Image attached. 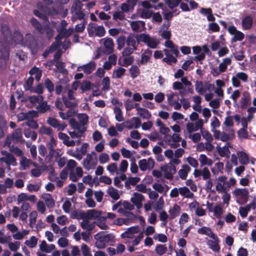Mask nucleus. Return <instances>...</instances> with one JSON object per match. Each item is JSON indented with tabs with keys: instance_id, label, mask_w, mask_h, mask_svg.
<instances>
[{
	"instance_id": "nucleus-1",
	"label": "nucleus",
	"mask_w": 256,
	"mask_h": 256,
	"mask_svg": "<svg viewBox=\"0 0 256 256\" xmlns=\"http://www.w3.org/2000/svg\"><path fill=\"white\" fill-rule=\"evenodd\" d=\"M96 240L95 246L98 249L106 248V244L114 242V236L112 234H107L106 232L101 231L94 235Z\"/></svg>"
},
{
	"instance_id": "nucleus-2",
	"label": "nucleus",
	"mask_w": 256,
	"mask_h": 256,
	"mask_svg": "<svg viewBox=\"0 0 256 256\" xmlns=\"http://www.w3.org/2000/svg\"><path fill=\"white\" fill-rule=\"evenodd\" d=\"M180 161H170V162L160 168L161 170L164 172V176L168 180H172L173 178V175L176 172V167L172 163L178 164Z\"/></svg>"
},
{
	"instance_id": "nucleus-3",
	"label": "nucleus",
	"mask_w": 256,
	"mask_h": 256,
	"mask_svg": "<svg viewBox=\"0 0 256 256\" xmlns=\"http://www.w3.org/2000/svg\"><path fill=\"white\" fill-rule=\"evenodd\" d=\"M24 44L27 46L31 53L36 54L38 51V44L34 38L30 34H26L23 42Z\"/></svg>"
},
{
	"instance_id": "nucleus-4",
	"label": "nucleus",
	"mask_w": 256,
	"mask_h": 256,
	"mask_svg": "<svg viewBox=\"0 0 256 256\" xmlns=\"http://www.w3.org/2000/svg\"><path fill=\"white\" fill-rule=\"evenodd\" d=\"M10 50L7 46H2L0 48V67L2 70L7 68V62L9 60Z\"/></svg>"
},
{
	"instance_id": "nucleus-5",
	"label": "nucleus",
	"mask_w": 256,
	"mask_h": 256,
	"mask_svg": "<svg viewBox=\"0 0 256 256\" xmlns=\"http://www.w3.org/2000/svg\"><path fill=\"white\" fill-rule=\"evenodd\" d=\"M88 146V143H83L80 148H76L75 152L73 154V156L78 160H80L83 156L86 154Z\"/></svg>"
},
{
	"instance_id": "nucleus-6",
	"label": "nucleus",
	"mask_w": 256,
	"mask_h": 256,
	"mask_svg": "<svg viewBox=\"0 0 256 256\" xmlns=\"http://www.w3.org/2000/svg\"><path fill=\"white\" fill-rule=\"evenodd\" d=\"M47 146L49 148V153L48 155L46 156L45 160H51V159L54 157L55 158V160H66L64 157L62 158H60V154H59L58 152H56L53 148L52 144L48 143Z\"/></svg>"
},
{
	"instance_id": "nucleus-7",
	"label": "nucleus",
	"mask_w": 256,
	"mask_h": 256,
	"mask_svg": "<svg viewBox=\"0 0 256 256\" xmlns=\"http://www.w3.org/2000/svg\"><path fill=\"white\" fill-rule=\"evenodd\" d=\"M89 35H92L95 32V34L98 37H102L104 36L106 34L105 30L102 26H92L90 28L88 29Z\"/></svg>"
},
{
	"instance_id": "nucleus-8",
	"label": "nucleus",
	"mask_w": 256,
	"mask_h": 256,
	"mask_svg": "<svg viewBox=\"0 0 256 256\" xmlns=\"http://www.w3.org/2000/svg\"><path fill=\"white\" fill-rule=\"evenodd\" d=\"M133 196V197L130 199V201L138 208H141L142 206V202L144 198V196L138 192H134Z\"/></svg>"
},
{
	"instance_id": "nucleus-9",
	"label": "nucleus",
	"mask_w": 256,
	"mask_h": 256,
	"mask_svg": "<svg viewBox=\"0 0 256 256\" xmlns=\"http://www.w3.org/2000/svg\"><path fill=\"white\" fill-rule=\"evenodd\" d=\"M140 229L138 226H135L129 228L125 232L121 234L122 238H132L133 234L139 232Z\"/></svg>"
},
{
	"instance_id": "nucleus-10",
	"label": "nucleus",
	"mask_w": 256,
	"mask_h": 256,
	"mask_svg": "<svg viewBox=\"0 0 256 256\" xmlns=\"http://www.w3.org/2000/svg\"><path fill=\"white\" fill-rule=\"evenodd\" d=\"M96 68V64L94 62H91L86 64L83 65L82 66H79L78 68V70H80L82 69L84 73L87 74H91Z\"/></svg>"
},
{
	"instance_id": "nucleus-11",
	"label": "nucleus",
	"mask_w": 256,
	"mask_h": 256,
	"mask_svg": "<svg viewBox=\"0 0 256 256\" xmlns=\"http://www.w3.org/2000/svg\"><path fill=\"white\" fill-rule=\"evenodd\" d=\"M102 212L95 209L88 210L86 212V219H96L100 218Z\"/></svg>"
},
{
	"instance_id": "nucleus-12",
	"label": "nucleus",
	"mask_w": 256,
	"mask_h": 256,
	"mask_svg": "<svg viewBox=\"0 0 256 256\" xmlns=\"http://www.w3.org/2000/svg\"><path fill=\"white\" fill-rule=\"evenodd\" d=\"M144 42L151 48H157L158 42L153 38H151L148 34H146L144 38Z\"/></svg>"
},
{
	"instance_id": "nucleus-13",
	"label": "nucleus",
	"mask_w": 256,
	"mask_h": 256,
	"mask_svg": "<svg viewBox=\"0 0 256 256\" xmlns=\"http://www.w3.org/2000/svg\"><path fill=\"white\" fill-rule=\"evenodd\" d=\"M22 38L23 36L21 33L18 30H16L14 32L13 36H12L11 34V36L8 38V40L6 42L8 43L14 42L16 44H18L22 40Z\"/></svg>"
},
{
	"instance_id": "nucleus-14",
	"label": "nucleus",
	"mask_w": 256,
	"mask_h": 256,
	"mask_svg": "<svg viewBox=\"0 0 256 256\" xmlns=\"http://www.w3.org/2000/svg\"><path fill=\"white\" fill-rule=\"evenodd\" d=\"M104 45L106 49V52L108 54H111L114 52V43L113 40L110 38L104 40Z\"/></svg>"
},
{
	"instance_id": "nucleus-15",
	"label": "nucleus",
	"mask_w": 256,
	"mask_h": 256,
	"mask_svg": "<svg viewBox=\"0 0 256 256\" xmlns=\"http://www.w3.org/2000/svg\"><path fill=\"white\" fill-rule=\"evenodd\" d=\"M253 20L250 16H245L242 21V24L244 30H249L252 26Z\"/></svg>"
},
{
	"instance_id": "nucleus-16",
	"label": "nucleus",
	"mask_w": 256,
	"mask_h": 256,
	"mask_svg": "<svg viewBox=\"0 0 256 256\" xmlns=\"http://www.w3.org/2000/svg\"><path fill=\"white\" fill-rule=\"evenodd\" d=\"M250 100V94L247 92L242 94V97L240 100V106L242 109H246L248 106V102Z\"/></svg>"
},
{
	"instance_id": "nucleus-17",
	"label": "nucleus",
	"mask_w": 256,
	"mask_h": 256,
	"mask_svg": "<svg viewBox=\"0 0 256 256\" xmlns=\"http://www.w3.org/2000/svg\"><path fill=\"white\" fill-rule=\"evenodd\" d=\"M198 232L201 234H205L208 236L212 239H215V234L213 233L211 228L208 227L204 226L199 228L198 230Z\"/></svg>"
},
{
	"instance_id": "nucleus-18",
	"label": "nucleus",
	"mask_w": 256,
	"mask_h": 256,
	"mask_svg": "<svg viewBox=\"0 0 256 256\" xmlns=\"http://www.w3.org/2000/svg\"><path fill=\"white\" fill-rule=\"evenodd\" d=\"M140 168L144 171L146 169H152L154 164V161H138Z\"/></svg>"
},
{
	"instance_id": "nucleus-19",
	"label": "nucleus",
	"mask_w": 256,
	"mask_h": 256,
	"mask_svg": "<svg viewBox=\"0 0 256 256\" xmlns=\"http://www.w3.org/2000/svg\"><path fill=\"white\" fill-rule=\"evenodd\" d=\"M126 46L133 48L134 50L138 49V44L135 39L134 35L133 34H130L126 38Z\"/></svg>"
},
{
	"instance_id": "nucleus-20",
	"label": "nucleus",
	"mask_w": 256,
	"mask_h": 256,
	"mask_svg": "<svg viewBox=\"0 0 256 256\" xmlns=\"http://www.w3.org/2000/svg\"><path fill=\"white\" fill-rule=\"evenodd\" d=\"M234 137V132L233 129L230 130L229 134H227L224 132H222V135L220 138V140L222 142H227L232 140Z\"/></svg>"
},
{
	"instance_id": "nucleus-21",
	"label": "nucleus",
	"mask_w": 256,
	"mask_h": 256,
	"mask_svg": "<svg viewBox=\"0 0 256 256\" xmlns=\"http://www.w3.org/2000/svg\"><path fill=\"white\" fill-rule=\"evenodd\" d=\"M214 240H210L208 242L209 247L214 252H219L220 248L218 244V238L215 236V239Z\"/></svg>"
},
{
	"instance_id": "nucleus-22",
	"label": "nucleus",
	"mask_w": 256,
	"mask_h": 256,
	"mask_svg": "<svg viewBox=\"0 0 256 256\" xmlns=\"http://www.w3.org/2000/svg\"><path fill=\"white\" fill-rule=\"evenodd\" d=\"M42 198L44 200L48 208H52L54 206V200L50 194H46L42 196Z\"/></svg>"
},
{
	"instance_id": "nucleus-23",
	"label": "nucleus",
	"mask_w": 256,
	"mask_h": 256,
	"mask_svg": "<svg viewBox=\"0 0 256 256\" xmlns=\"http://www.w3.org/2000/svg\"><path fill=\"white\" fill-rule=\"evenodd\" d=\"M233 194L236 196H240L242 198H248L249 192L247 188H236Z\"/></svg>"
},
{
	"instance_id": "nucleus-24",
	"label": "nucleus",
	"mask_w": 256,
	"mask_h": 256,
	"mask_svg": "<svg viewBox=\"0 0 256 256\" xmlns=\"http://www.w3.org/2000/svg\"><path fill=\"white\" fill-rule=\"evenodd\" d=\"M179 192L181 196L188 198H192L194 194L186 186L180 187L179 188Z\"/></svg>"
},
{
	"instance_id": "nucleus-25",
	"label": "nucleus",
	"mask_w": 256,
	"mask_h": 256,
	"mask_svg": "<svg viewBox=\"0 0 256 256\" xmlns=\"http://www.w3.org/2000/svg\"><path fill=\"white\" fill-rule=\"evenodd\" d=\"M14 143L18 142L22 137V130L20 128H16L10 135Z\"/></svg>"
},
{
	"instance_id": "nucleus-26",
	"label": "nucleus",
	"mask_w": 256,
	"mask_h": 256,
	"mask_svg": "<svg viewBox=\"0 0 256 256\" xmlns=\"http://www.w3.org/2000/svg\"><path fill=\"white\" fill-rule=\"evenodd\" d=\"M30 23L32 26L41 34L44 33V29L41 24L35 18L30 20Z\"/></svg>"
},
{
	"instance_id": "nucleus-27",
	"label": "nucleus",
	"mask_w": 256,
	"mask_h": 256,
	"mask_svg": "<svg viewBox=\"0 0 256 256\" xmlns=\"http://www.w3.org/2000/svg\"><path fill=\"white\" fill-rule=\"evenodd\" d=\"M190 170V168L187 164H184L182 168L180 170L178 173L182 180H186L188 172Z\"/></svg>"
},
{
	"instance_id": "nucleus-28",
	"label": "nucleus",
	"mask_w": 256,
	"mask_h": 256,
	"mask_svg": "<svg viewBox=\"0 0 256 256\" xmlns=\"http://www.w3.org/2000/svg\"><path fill=\"white\" fill-rule=\"evenodd\" d=\"M70 218L72 219H86V212L82 210H73L70 214Z\"/></svg>"
},
{
	"instance_id": "nucleus-29",
	"label": "nucleus",
	"mask_w": 256,
	"mask_h": 256,
	"mask_svg": "<svg viewBox=\"0 0 256 256\" xmlns=\"http://www.w3.org/2000/svg\"><path fill=\"white\" fill-rule=\"evenodd\" d=\"M138 114L144 119L149 120L152 116L150 112L144 108H138Z\"/></svg>"
},
{
	"instance_id": "nucleus-30",
	"label": "nucleus",
	"mask_w": 256,
	"mask_h": 256,
	"mask_svg": "<svg viewBox=\"0 0 256 256\" xmlns=\"http://www.w3.org/2000/svg\"><path fill=\"white\" fill-rule=\"evenodd\" d=\"M0 28L5 41L8 40V38L11 36V32L8 26L6 24H2Z\"/></svg>"
},
{
	"instance_id": "nucleus-31",
	"label": "nucleus",
	"mask_w": 256,
	"mask_h": 256,
	"mask_svg": "<svg viewBox=\"0 0 256 256\" xmlns=\"http://www.w3.org/2000/svg\"><path fill=\"white\" fill-rule=\"evenodd\" d=\"M140 180V178L138 177L128 178L125 182V186L129 190L130 188V185L135 186Z\"/></svg>"
},
{
	"instance_id": "nucleus-32",
	"label": "nucleus",
	"mask_w": 256,
	"mask_h": 256,
	"mask_svg": "<svg viewBox=\"0 0 256 256\" xmlns=\"http://www.w3.org/2000/svg\"><path fill=\"white\" fill-rule=\"evenodd\" d=\"M179 100V97L177 93L172 92L171 94L168 95V103L170 106H173Z\"/></svg>"
},
{
	"instance_id": "nucleus-33",
	"label": "nucleus",
	"mask_w": 256,
	"mask_h": 256,
	"mask_svg": "<svg viewBox=\"0 0 256 256\" xmlns=\"http://www.w3.org/2000/svg\"><path fill=\"white\" fill-rule=\"evenodd\" d=\"M55 66L58 70L59 72L64 76L68 74V70L64 68L65 64L62 62L58 61L55 64Z\"/></svg>"
},
{
	"instance_id": "nucleus-34",
	"label": "nucleus",
	"mask_w": 256,
	"mask_h": 256,
	"mask_svg": "<svg viewBox=\"0 0 256 256\" xmlns=\"http://www.w3.org/2000/svg\"><path fill=\"white\" fill-rule=\"evenodd\" d=\"M180 208L176 204H174L172 208H170L168 211L170 218H174L178 216L180 212Z\"/></svg>"
},
{
	"instance_id": "nucleus-35",
	"label": "nucleus",
	"mask_w": 256,
	"mask_h": 256,
	"mask_svg": "<svg viewBox=\"0 0 256 256\" xmlns=\"http://www.w3.org/2000/svg\"><path fill=\"white\" fill-rule=\"evenodd\" d=\"M114 112L115 114V118L116 121L120 122L124 120L122 112L120 108L118 106L114 107Z\"/></svg>"
},
{
	"instance_id": "nucleus-36",
	"label": "nucleus",
	"mask_w": 256,
	"mask_h": 256,
	"mask_svg": "<svg viewBox=\"0 0 256 256\" xmlns=\"http://www.w3.org/2000/svg\"><path fill=\"white\" fill-rule=\"evenodd\" d=\"M107 192L108 194L110 195V196L114 200H118L120 198V195L118 192V190L110 186V187Z\"/></svg>"
},
{
	"instance_id": "nucleus-37",
	"label": "nucleus",
	"mask_w": 256,
	"mask_h": 256,
	"mask_svg": "<svg viewBox=\"0 0 256 256\" xmlns=\"http://www.w3.org/2000/svg\"><path fill=\"white\" fill-rule=\"evenodd\" d=\"M126 70L125 68L119 67L113 72L112 77L116 78H120L124 74Z\"/></svg>"
},
{
	"instance_id": "nucleus-38",
	"label": "nucleus",
	"mask_w": 256,
	"mask_h": 256,
	"mask_svg": "<svg viewBox=\"0 0 256 256\" xmlns=\"http://www.w3.org/2000/svg\"><path fill=\"white\" fill-rule=\"evenodd\" d=\"M167 247L165 244H158L156 246L155 251L157 254L162 256L167 251Z\"/></svg>"
},
{
	"instance_id": "nucleus-39",
	"label": "nucleus",
	"mask_w": 256,
	"mask_h": 256,
	"mask_svg": "<svg viewBox=\"0 0 256 256\" xmlns=\"http://www.w3.org/2000/svg\"><path fill=\"white\" fill-rule=\"evenodd\" d=\"M83 4L80 0H74L70 9V12L80 10L82 9Z\"/></svg>"
},
{
	"instance_id": "nucleus-40",
	"label": "nucleus",
	"mask_w": 256,
	"mask_h": 256,
	"mask_svg": "<svg viewBox=\"0 0 256 256\" xmlns=\"http://www.w3.org/2000/svg\"><path fill=\"white\" fill-rule=\"evenodd\" d=\"M130 76L132 78H136L140 74V70L136 65H132L129 70Z\"/></svg>"
},
{
	"instance_id": "nucleus-41",
	"label": "nucleus",
	"mask_w": 256,
	"mask_h": 256,
	"mask_svg": "<svg viewBox=\"0 0 256 256\" xmlns=\"http://www.w3.org/2000/svg\"><path fill=\"white\" fill-rule=\"evenodd\" d=\"M125 44H126V36L124 35L120 36L117 39V48L118 50H122Z\"/></svg>"
},
{
	"instance_id": "nucleus-42",
	"label": "nucleus",
	"mask_w": 256,
	"mask_h": 256,
	"mask_svg": "<svg viewBox=\"0 0 256 256\" xmlns=\"http://www.w3.org/2000/svg\"><path fill=\"white\" fill-rule=\"evenodd\" d=\"M24 134L26 138H30L33 141L36 140L37 138V134L30 129H25L24 132Z\"/></svg>"
},
{
	"instance_id": "nucleus-43",
	"label": "nucleus",
	"mask_w": 256,
	"mask_h": 256,
	"mask_svg": "<svg viewBox=\"0 0 256 256\" xmlns=\"http://www.w3.org/2000/svg\"><path fill=\"white\" fill-rule=\"evenodd\" d=\"M195 89L196 92L201 95H203L205 92V89L202 81L196 80V82Z\"/></svg>"
},
{
	"instance_id": "nucleus-44",
	"label": "nucleus",
	"mask_w": 256,
	"mask_h": 256,
	"mask_svg": "<svg viewBox=\"0 0 256 256\" xmlns=\"http://www.w3.org/2000/svg\"><path fill=\"white\" fill-rule=\"evenodd\" d=\"M62 100L66 108H72L77 106V104L76 102L70 101L66 96H62Z\"/></svg>"
},
{
	"instance_id": "nucleus-45",
	"label": "nucleus",
	"mask_w": 256,
	"mask_h": 256,
	"mask_svg": "<svg viewBox=\"0 0 256 256\" xmlns=\"http://www.w3.org/2000/svg\"><path fill=\"white\" fill-rule=\"evenodd\" d=\"M44 85L45 86L46 88L50 93H52L54 91V84L51 80L48 78H47L44 80Z\"/></svg>"
},
{
	"instance_id": "nucleus-46",
	"label": "nucleus",
	"mask_w": 256,
	"mask_h": 256,
	"mask_svg": "<svg viewBox=\"0 0 256 256\" xmlns=\"http://www.w3.org/2000/svg\"><path fill=\"white\" fill-rule=\"evenodd\" d=\"M6 126V122L4 117L0 115V138H2L4 136V128Z\"/></svg>"
},
{
	"instance_id": "nucleus-47",
	"label": "nucleus",
	"mask_w": 256,
	"mask_h": 256,
	"mask_svg": "<svg viewBox=\"0 0 256 256\" xmlns=\"http://www.w3.org/2000/svg\"><path fill=\"white\" fill-rule=\"evenodd\" d=\"M220 30V28L218 24L215 22H212L208 24V28L207 31L208 33L218 32Z\"/></svg>"
},
{
	"instance_id": "nucleus-48",
	"label": "nucleus",
	"mask_w": 256,
	"mask_h": 256,
	"mask_svg": "<svg viewBox=\"0 0 256 256\" xmlns=\"http://www.w3.org/2000/svg\"><path fill=\"white\" fill-rule=\"evenodd\" d=\"M201 134L202 135L204 138L208 142H212L213 138L211 134L208 130H205L203 128L200 130Z\"/></svg>"
},
{
	"instance_id": "nucleus-49",
	"label": "nucleus",
	"mask_w": 256,
	"mask_h": 256,
	"mask_svg": "<svg viewBox=\"0 0 256 256\" xmlns=\"http://www.w3.org/2000/svg\"><path fill=\"white\" fill-rule=\"evenodd\" d=\"M164 62H166L169 65H171L172 62L174 64L177 62V59L172 54H166V57L162 59Z\"/></svg>"
},
{
	"instance_id": "nucleus-50",
	"label": "nucleus",
	"mask_w": 256,
	"mask_h": 256,
	"mask_svg": "<svg viewBox=\"0 0 256 256\" xmlns=\"http://www.w3.org/2000/svg\"><path fill=\"white\" fill-rule=\"evenodd\" d=\"M38 238L34 236H32L30 240H26L24 244L29 248H34L36 246Z\"/></svg>"
},
{
	"instance_id": "nucleus-51",
	"label": "nucleus",
	"mask_w": 256,
	"mask_h": 256,
	"mask_svg": "<svg viewBox=\"0 0 256 256\" xmlns=\"http://www.w3.org/2000/svg\"><path fill=\"white\" fill-rule=\"evenodd\" d=\"M78 118L80 120V124L82 126H85V125L88 124V117L86 114H78Z\"/></svg>"
},
{
	"instance_id": "nucleus-52",
	"label": "nucleus",
	"mask_w": 256,
	"mask_h": 256,
	"mask_svg": "<svg viewBox=\"0 0 256 256\" xmlns=\"http://www.w3.org/2000/svg\"><path fill=\"white\" fill-rule=\"evenodd\" d=\"M28 100L31 104H36L37 102H42L44 100V97L40 95L37 96H31L28 97Z\"/></svg>"
},
{
	"instance_id": "nucleus-53",
	"label": "nucleus",
	"mask_w": 256,
	"mask_h": 256,
	"mask_svg": "<svg viewBox=\"0 0 256 256\" xmlns=\"http://www.w3.org/2000/svg\"><path fill=\"white\" fill-rule=\"evenodd\" d=\"M106 218L104 216H101L98 220L96 225L102 230H106L109 228V226L104 222Z\"/></svg>"
},
{
	"instance_id": "nucleus-54",
	"label": "nucleus",
	"mask_w": 256,
	"mask_h": 256,
	"mask_svg": "<svg viewBox=\"0 0 256 256\" xmlns=\"http://www.w3.org/2000/svg\"><path fill=\"white\" fill-rule=\"evenodd\" d=\"M125 58H124V64H121L120 61H118V64L124 66H128L130 65H131L134 62V58L132 56H124Z\"/></svg>"
},
{
	"instance_id": "nucleus-55",
	"label": "nucleus",
	"mask_w": 256,
	"mask_h": 256,
	"mask_svg": "<svg viewBox=\"0 0 256 256\" xmlns=\"http://www.w3.org/2000/svg\"><path fill=\"white\" fill-rule=\"evenodd\" d=\"M34 81V78L32 76H30L25 82V84H24V88L25 90H30L31 91L32 88H33L32 87L33 82Z\"/></svg>"
},
{
	"instance_id": "nucleus-56",
	"label": "nucleus",
	"mask_w": 256,
	"mask_h": 256,
	"mask_svg": "<svg viewBox=\"0 0 256 256\" xmlns=\"http://www.w3.org/2000/svg\"><path fill=\"white\" fill-rule=\"evenodd\" d=\"M102 90L107 92L110 89V80L109 77H104L102 80Z\"/></svg>"
},
{
	"instance_id": "nucleus-57",
	"label": "nucleus",
	"mask_w": 256,
	"mask_h": 256,
	"mask_svg": "<svg viewBox=\"0 0 256 256\" xmlns=\"http://www.w3.org/2000/svg\"><path fill=\"white\" fill-rule=\"evenodd\" d=\"M39 132L41 134H44L50 136H53V130L50 127H46L45 126H43L40 128Z\"/></svg>"
},
{
	"instance_id": "nucleus-58",
	"label": "nucleus",
	"mask_w": 256,
	"mask_h": 256,
	"mask_svg": "<svg viewBox=\"0 0 256 256\" xmlns=\"http://www.w3.org/2000/svg\"><path fill=\"white\" fill-rule=\"evenodd\" d=\"M47 124L54 128H58L60 126L58 121L55 118L49 117L47 120Z\"/></svg>"
},
{
	"instance_id": "nucleus-59",
	"label": "nucleus",
	"mask_w": 256,
	"mask_h": 256,
	"mask_svg": "<svg viewBox=\"0 0 256 256\" xmlns=\"http://www.w3.org/2000/svg\"><path fill=\"white\" fill-rule=\"evenodd\" d=\"M91 82L88 80H84L80 85V89L82 92L90 90L91 88Z\"/></svg>"
},
{
	"instance_id": "nucleus-60",
	"label": "nucleus",
	"mask_w": 256,
	"mask_h": 256,
	"mask_svg": "<svg viewBox=\"0 0 256 256\" xmlns=\"http://www.w3.org/2000/svg\"><path fill=\"white\" fill-rule=\"evenodd\" d=\"M41 102L38 105L39 111L40 113H44L50 109V106L48 104L46 101Z\"/></svg>"
},
{
	"instance_id": "nucleus-61",
	"label": "nucleus",
	"mask_w": 256,
	"mask_h": 256,
	"mask_svg": "<svg viewBox=\"0 0 256 256\" xmlns=\"http://www.w3.org/2000/svg\"><path fill=\"white\" fill-rule=\"evenodd\" d=\"M153 238L154 240H158V242H166L168 240L167 236L163 234H156Z\"/></svg>"
},
{
	"instance_id": "nucleus-62",
	"label": "nucleus",
	"mask_w": 256,
	"mask_h": 256,
	"mask_svg": "<svg viewBox=\"0 0 256 256\" xmlns=\"http://www.w3.org/2000/svg\"><path fill=\"white\" fill-rule=\"evenodd\" d=\"M44 90V84L42 83L39 84L36 88H33L31 90V92L36 93L38 94H43Z\"/></svg>"
},
{
	"instance_id": "nucleus-63",
	"label": "nucleus",
	"mask_w": 256,
	"mask_h": 256,
	"mask_svg": "<svg viewBox=\"0 0 256 256\" xmlns=\"http://www.w3.org/2000/svg\"><path fill=\"white\" fill-rule=\"evenodd\" d=\"M246 130V128H241L238 131V136L239 138H248V134Z\"/></svg>"
},
{
	"instance_id": "nucleus-64",
	"label": "nucleus",
	"mask_w": 256,
	"mask_h": 256,
	"mask_svg": "<svg viewBox=\"0 0 256 256\" xmlns=\"http://www.w3.org/2000/svg\"><path fill=\"white\" fill-rule=\"evenodd\" d=\"M20 243V242L16 241L14 242H10L8 244L10 249L12 252H16L19 249Z\"/></svg>"
}]
</instances>
